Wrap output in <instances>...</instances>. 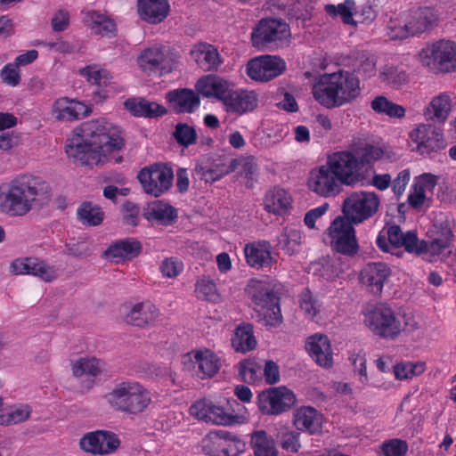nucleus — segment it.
<instances>
[{
    "label": "nucleus",
    "mask_w": 456,
    "mask_h": 456,
    "mask_svg": "<svg viewBox=\"0 0 456 456\" xmlns=\"http://www.w3.org/2000/svg\"><path fill=\"white\" fill-rule=\"evenodd\" d=\"M125 146L119 126L105 119L84 122L76 127L67 140L65 152L75 163L83 166L103 165L106 153L118 151Z\"/></svg>",
    "instance_id": "1"
},
{
    "label": "nucleus",
    "mask_w": 456,
    "mask_h": 456,
    "mask_svg": "<svg viewBox=\"0 0 456 456\" xmlns=\"http://www.w3.org/2000/svg\"><path fill=\"white\" fill-rule=\"evenodd\" d=\"M51 188L45 180L31 175H20L0 185V211L12 216L28 214L34 203L47 204Z\"/></svg>",
    "instance_id": "2"
},
{
    "label": "nucleus",
    "mask_w": 456,
    "mask_h": 456,
    "mask_svg": "<svg viewBox=\"0 0 456 456\" xmlns=\"http://www.w3.org/2000/svg\"><path fill=\"white\" fill-rule=\"evenodd\" d=\"M361 92V82L357 75L345 69L324 73L312 87L314 99L329 110L353 103L359 98Z\"/></svg>",
    "instance_id": "3"
},
{
    "label": "nucleus",
    "mask_w": 456,
    "mask_h": 456,
    "mask_svg": "<svg viewBox=\"0 0 456 456\" xmlns=\"http://www.w3.org/2000/svg\"><path fill=\"white\" fill-rule=\"evenodd\" d=\"M364 323L374 336L394 340L402 332L418 329V322L410 314L396 313L387 304H378L364 314Z\"/></svg>",
    "instance_id": "4"
},
{
    "label": "nucleus",
    "mask_w": 456,
    "mask_h": 456,
    "mask_svg": "<svg viewBox=\"0 0 456 456\" xmlns=\"http://www.w3.org/2000/svg\"><path fill=\"white\" fill-rule=\"evenodd\" d=\"M104 397L113 410L128 415L144 412L152 403L151 392L142 383L131 379L116 384Z\"/></svg>",
    "instance_id": "5"
},
{
    "label": "nucleus",
    "mask_w": 456,
    "mask_h": 456,
    "mask_svg": "<svg viewBox=\"0 0 456 456\" xmlns=\"http://www.w3.org/2000/svg\"><path fill=\"white\" fill-rule=\"evenodd\" d=\"M280 283L268 278L252 280L248 284V294L256 305L259 319L272 327L279 326L283 319L280 305Z\"/></svg>",
    "instance_id": "6"
},
{
    "label": "nucleus",
    "mask_w": 456,
    "mask_h": 456,
    "mask_svg": "<svg viewBox=\"0 0 456 456\" xmlns=\"http://www.w3.org/2000/svg\"><path fill=\"white\" fill-rule=\"evenodd\" d=\"M291 37L289 25L281 19L264 18L253 28L252 45L260 51H273L281 47Z\"/></svg>",
    "instance_id": "7"
},
{
    "label": "nucleus",
    "mask_w": 456,
    "mask_h": 456,
    "mask_svg": "<svg viewBox=\"0 0 456 456\" xmlns=\"http://www.w3.org/2000/svg\"><path fill=\"white\" fill-rule=\"evenodd\" d=\"M423 65L436 72L448 73L456 70V43L441 39L419 53Z\"/></svg>",
    "instance_id": "8"
},
{
    "label": "nucleus",
    "mask_w": 456,
    "mask_h": 456,
    "mask_svg": "<svg viewBox=\"0 0 456 456\" xmlns=\"http://www.w3.org/2000/svg\"><path fill=\"white\" fill-rule=\"evenodd\" d=\"M379 205V198L375 192L354 191L344 200L343 217L355 224H361L373 216Z\"/></svg>",
    "instance_id": "9"
},
{
    "label": "nucleus",
    "mask_w": 456,
    "mask_h": 456,
    "mask_svg": "<svg viewBox=\"0 0 456 456\" xmlns=\"http://www.w3.org/2000/svg\"><path fill=\"white\" fill-rule=\"evenodd\" d=\"M137 179L147 194L158 198L172 187L174 172L167 164L159 162L142 168Z\"/></svg>",
    "instance_id": "10"
},
{
    "label": "nucleus",
    "mask_w": 456,
    "mask_h": 456,
    "mask_svg": "<svg viewBox=\"0 0 456 456\" xmlns=\"http://www.w3.org/2000/svg\"><path fill=\"white\" fill-rule=\"evenodd\" d=\"M332 249L345 256H354L359 250L354 223L338 216L329 228Z\"/></svg>",
    "instance_id": "11"
},
{
    "label": "nucleus",
    "mask_w": 456,
    "mask_h": 456,
    "mask_svg": "<svg viewBox=\"0 0 456 456\" xmlns=\"http://www.w3.org/2000/svg\"><path fill=\"white\" fill-rule=\"evenodd\" d=\"M418 236L416 232L408 231L403 232L401 227L397 224L389 225L387 232H380L376 239L378 248L383 252H390L392 248H404L408 253H414L418 256L425 250V244L422 243L423 248H417Z\"/></svg>",
    "instance_id": "12"
},
{
    "label": "nucleus",
    "mask_w": 456,
    "mask_h": 456,
    "mask_svg": "<svg viewBox=\"0 0 456 456\" xmlns=\"http://www.w3.org/2000/svg\"><path fill=\"white\" fill-rule=\"evenodd\" d=\"M326 164L346 186L354 185L362 180L358 158L351 149L329 155Z\"/></svg>",
    "instance_id": "13"
},
{
    "label": "nucleus",
    "mask_w": 456,
    "mask_h": 456,
    "mask_svg": "<svg viewBox=\"0 0 456 456\" xmlns=\"http://www.w3.org/2000/svg\"><path fill=\"white\" fill-rule=\"evenodd\" d=\"M287 70V63L278 55H260L248 61L246 66L247 75L255 81L268 82Z\"/></svg>",
    "instance_id": "14"
},
{
    "label": "nucleus",
    "mask_w": 456,
    "mask_h": 456,
    "mask_svg": "<svg viewBox=\"0 0 456 456\" xmlns=\"http://www.w3.org/2000/svg\"><path fill=\"white\" fill-rule=\"evenodd\" d=\"M296 403L294 393L286 387H272L257 395L260 411L267 415H279L288 411Z\"/></svg>",
    "instance_id": "15"
},
{
    "label": "nucleus",
    "mask_w": 456,
    "mask_h": 456,
    "mask_svg": "<svg viewBox=\"0 0 456 456\" xmlns=\"http://www.w3.org/2000/svg\"><path fill=\"white\" fill-rule=\"evenodd\" d=\"M343 185H345L343 182L326 163L310 172L309 189L319 196L336 197L343 191Z\"/></svg>",
    "instance_id": "16"
},
{
    "label": "nucleus",
    "mask_w": 456,
    "mask_h": 456,
    "mask_svg": "<svg viewBox=\"0 0 456 456\" xmlns=\"http://www.w3.org/2000/svg\"><path fill=\"white\" fill-rule=\"evenodd\" d=\"M137 63L140 69L148 73L163 76L172 71L175 61L168 55L165 46H152L144 49L138 56Z\"/></svg>",
    "instance_id": "17"
},
{
    "label": "nucleus",
    "mask_w": 456,
    "mask_h": 456,
    "mask_svg": "<svg viewBox=\"0 0 456 456\" xmlns=\"http://www.w3.org/2000/svg\"><path fill=\"white\" fill-rule=\"evenodd\" d=\"M192 416L206 423L219 426H232L237 423L238 416L225 408L215 404L211 400L200 399L195 402L190 408Z\"/></svg>",
    "instance_id": "18"
},
{
    "label": "nucleus",
    "mask_w": 456,
    "mask_h": 456,
    "mask_svg": "<svg viewBox=\"0 0 456 456\" xmlns=\"http://www.w3.org/2000/svg\"><path fill=\"white\" fill-rule=\"evenodd\" d=\"M228 113L238 116L252 112L258 104V97L255 91L248 89H234L230 83L227 93L221 102Z\"/></svg>",
    "instance_id": "19"
},
{
    "label": "nucleus",
    "mask_w": 456,
    "mask_h": 456,
    "mask_svg": "<svg viewBox=\"0 0 456 456\" xmlns=\"http://www.w3.org/2000/svg\"><path fill=\"white\" fill-rule=\"evenodd\" d=\"M10 272L14 275H33L45 282H51L58 277L57 269L37 257H21L13 260Z\"/></svg>",
    "instance_id": "20"
},
{
    "label": "nucleus",
    "mask_w": 456,
    "mask_h": 456,
    "mask_svg": "<svg viewBox=\"0 0 456 456\" xmlns=\"http://www.w3.org/2000/svg\"><path fill=\"white\" fill-rule=\"evenodd\" d=\"M420 154H429L444 148L443 130L431 124H420L411 133Z\"/></svg>",
    "instance_id": "21"
},
{
    "label": "nucleus",
    "mask_w": 456,
    "mask_h": 456,
    "mask_svg": "<svg viewBox=\"0 0 456 456\" xmlns=\"http://www.w3.org/2000/svg\"><path fill=\"white\" fill-rule=\"evenodd\" d=\"M117 435L109 431L98 430L86 434L79 442L82 450L92 454H108L119 446Z\"/></svg>",
    "instance_id": "22"
},
{
    "label": "nucleus",
    "mask_w": 456,
    "mask_h": 456,
    "mask_svg": "<svg viewBox=\"0 0 456 456\" xmlns=\"http://www.w3.org/2000/svg\"><path fill=\"white\" fill-rule=\"evenodd\" d=\"M166 101L175 113L191 114L200 107V95L192 89L177 88L166 94Z\"/></svg>",
    "instance_id": "23"
},
{
    "label": "nucleus",
    "mask_w": 456,
    "mask_h": 456,
    "mask_svg": "<svg viewBox=\"0 0 456 456\" xmlns=\"http://www.w3.org/2000/svg\"><path fill=\"white\" fill-rule=\"evenodd\" d=\"M161 315L159 309L150 300L133 305L126 313L124 320L133 326L146 328L153 326Z\"/></svg>",
    "instance_id": "24"
},
{
    "label": "nucleus",
    "mask_w": 456,
    "mask_h": 456,
    "mask_svg": "<svg viewBox=\"0 0 456 456\" xmlns=\"http://www.w3.org/2000/svg\"><path fill=\"white\" fill-rule=\"evenodd\" d=\"M391 275L389 266L383 262L369 263L361 271L360 280L373 294H380L385 282Z\"/></svg>",
    "instance_id": "25"
},
{
    "label": "nucleus",
    "mask_w": 456,
    "mask_h": 456,
    "mask_svg": "<svg viewBox=\"0 0 456 456\" xmlns=\"http://www.w3.org/2000/svg\"><path fill=\"white\" fill-rule=\"evenodd\" d=\"M142 250V245L140 240L134 237H126L113 241L104 251V256L120 263L134 259Z\"/></svg>",
    "instance_id": "26"
},
{
    "label": "nucleus",
    "mask_w": 456,
    "mask_h": 456,
    "mask_svg": "<svg viewBox=\"0 0 456 456\" xmlns=\"http://www.w3.org/2000/svg\"><path fill=\"white\" fill-rule=\"evenodd\" d=\"M52 111L58 121H75L89 115L91 109L79 101L61 97L53 102Z\"/></svg>",
    "instance_id": "27"
},
{
    "label": "nucleus",
    "mask_w": 456,
    "mask_h": 456,
    "mask_svg": "<svg viewBox=\"0 0 456 456\" xmlns=\"http://www.w3.org/2000/svg\"><path fill=\"white\" fill-rule=\"evenodd\" d=\"M405 18L411 34L416 36L432 29L438 21V13L432 7L420 6L409 10Z\"/></svg>",
    "instance_id": "28"
},
{
    "label": "nucleus",
    "mask_w": 456,
    "mask_h": 456,
    "mask_svg": "<svg viewBox=\"0 0 456 456\" xmlns=\"http://www.w3.org/2000/svg\"><path fill=\"white\" fill-rule=\"evenodd\" d=\"M137 12L142 20L157 25L170 13L168 0H137Z\"/></svg>",
    "instance_id": "29"
},
{
    "label": "nucleus",
    "mask_w": 456,
    "mask_h": 456,
    "mask_svg": "<svg viewBox=\"0 0 456 456\" xmlns=\"http://www.w3.org/2000/svg\"><path fill=\"white\" fill-rule=\"evenodd\" d=\"M143 217L152 224L170 226L178 218L177 210L168 203L155 200L149 203L142 211Z\"/></svg>",
    "instance_id": "30"
},
{
    "label": "nucleus",
    "mask_w": 456,
    "mask_h": 456,
    "mask_svg": "<svg viewBox=\"0 0 456 456\" xmlns=\"http://www.w3.org/2000/svg\"><path fill=\"white\" fill-rule=\"evenodd\" d=\"M305 348L315 362L325 368L333 364L331 345L329 338L322 334H314L307 338Z\"/></svg>",
    "instance_id": "31"
},
{
    "label": "nucleus",
    "mask_w": 456,
    "mask_h": 456,
    "mask_svg": "<svg viewBox=\"0 0 456 456\" xmlns=\"http://www.w3.org/2000/svg\"><path fill=\"white\" fill-rule=\"evenodd\" d=\"M190 54L196 63L207 71H216L223 63L218 49L206 42L195 44Z\"/></svg>",
    "instance_id": "32"
},
{
    "label": "nucleus",
    "mask_w": 456,
    "mask_h": 456,
    "mask_svg": "<svg viewBox=\"0 0 456 456\" xmlns=\"http://www.w3.org/2000/svg\"><path fill=\"white\" fill-rule=\"evenodd\" d=\"M125 109L136 118H156L167 113L165 106L142 97H131L125 101Z\"/></svg>",
    "instance_id": "33"
},
{
    "label": "nucleus",
    "mask_w": 456,
    "mask_h": 456,
    "mask_svg": "<svg viewBox=\"0 0 456 456\" xmlns=\"http://www.w3.org/2000/svg\"><path fill=\"white\" fill-rule=\"evenodd\" d=\"M323 416L311 406H303L296 411L294 425L298 430L314 435L322 430Z\"/></svg>",
    "instance_id": "34"
},
{
    "label": "nucleus",
    "mask_w": 456,
    "mask_h": 456,
    "mask_svg": "<svg viewBox=\"0 0 456 456\" xmlns=\"http://www.w3.org/2000/svg\"><path fill=\"white\" fill-rule=\"evenodd\" d=\"M244 254L248 265L256 269L268 267L273 261L271 245L265 240L247 244Z\"/></svg>",
    "instance_id": "35"
},
{
    "label": "nucleus",
    "mask_w": 456,
    "mask_h": 456,
    "mask_svg": "<svg viewBox=\"0 0 456 456\" xmlns=\"http://www.w3.org/2000/svg\"><path fill=\"white\" fill-rule=\"evenodd\" d=\"M231 82L215 75H208L200 77L196 85V92L207 98L214 97L222 102L224 94Z\"/></svg>",
    "instance_id": "36"
},
{
    "label": "nucleus",
    "mask_w": 456,
    "mask_h": 456,
    "mask_svg": "<svg viewBox=\"0 0 456 456\" xmlns=\"http://www.w3.org/2000/svg\"><path fill=\"white\" fill-rule=\"evenodd\" d=\"M292 198L289 192L283 188L275 186L265 196V209L268 213L277 216H283L291 208Z\"/></svg>",
    "instance_id": "37"
},
{
    "label": "nucleus",
    "mask_w": 456,
    "mask_h": 456,
    "mask_svg": "<svg viewBox=\"0 0 456 456\" xmlns=\"http://www.w3.org/2000/svg\"><path fill=\"white\" fill-rule=\"evenodd\" d=\"M232 346L239 353H248L254 350L257 345L254 334V327L251 323L242 322L239 324L232 337Z\"/></svg>",
    "instance_id": "38"
},
{
    "label": "nucleus",
    "mask_w": 456,
    "mask_h": 456,
    "mask_svg": "<svg viewBox=\"0 0 456 456\" xmlns=\"http://www.w3.org/2000/svg\"><path fill=\"white\" fill-rule=\"evenodd\" d=\"M452 110V100L448 94L441 93L435 96L424 110L427 120L444 123Z\"/></svg>",
    "instance_id": "39"
},
{
    "label": "nucleus",
    "mask_w": 456,
    "mask_h": 456,
    "mask_svg": "<svg viewBox=\"0 0 456 456\" xmlns=\"http://www.w3.org/2000/svg\"><path fill=\"white\" fill-rule=\"evenodd\" d=\"M193 358L198 364V376L201 379L214 377L221 368L220 358L208 349L196 351Z\"/></svg>",
    "instance_id": "40"
},
{
    "label": "nucleus",
    "mask_w": 456,
    "mask_h": 456,
    "mask_svg": "<svg viewBox=\"0 0 456 456\" xmlns=\"http://www.w3.org/2000/svg\"><path fill=\"white\" fill-rule=\"evenodd\" d=\"M84 22L96 35L107 36L116 31L114 20L97 11L87 12L84 17Z\"/></svg>",
    "instance_id": "41"
},
{
    "label": "nucleus",
    "mask_w": 456,
    "mask_h": 456,
    "mask_svg": "<svg viewBox=\"0 0 456 456\" xmlns=\"http://www.w3.org/2000/svg\"><path fill=\"white\" fill-rule=\"evenodd\" d=\"M250 444L254 456H278L273 438L265 430L255 431L251 436Z\"/></svg>",
    "instance_id": "42"
},
{
    "label": "nucleus",
    "mask_w": 456,
    "mask_h": 456,
    "mask_svg": "<svg viewBox=\"0 0 456 456\" xmlns=\"http://www.w3.org/2000/svg\"><path fill=\"white\" fill-rule=\"evenodd\" d=\"M220 438L224 441V444H218L220 449L210 452L212 456H238L245 452V442L235 435L221 431Z\"/></svg>",
    "instance_id": "43"
},
{
    "label": "nucleus",
    "mask_w": 456,
    "mask_h": 456,
    "mask_svg": "<svg viewBox=\"0 0 456 456\" xmlns=\"http://www.w3.org/2000/svg\"><path fill=\"white\" fill-rule=\"evenodd\" d=\"M370 107L377 114L387 115L389 118H402L405 116V109L389 101L386 96L379 95L370 102Z\"/></svg>",
    "instance_id": "44"
},
{
    "label": "nucleus",
    "mask_w": 456,
    "mask_h": 456,
    "mask_svg": "<svg viewBox=\"0 0 456 456\" xmlns=\"http://www.w3.org/2000/svg\"><path fill=\"white\" fill-rule=\"evenodd\" d=\"M452 237L453 234L449 228H443L440 234L430 242L419 240L418 239L417 248H423L422 243H424L425 250H423L421 254L429 252L432 255H439L443 250L449 248L452 240Z\"/></svg>",
    "instance_id": "45"
},
{
    "label": "nucleus",
    "mask_w": 456,
    "mask_h": 456,
    "mask_svg": "<svg viewBox=\"0 0 456 456\" xmlns=\"http://www.w3.org/2000/svg\"><path fill=\"white\" fill-rule=\"evenodd\" d=\"M77 213L79 220L87 225H99L104 218V212L102 208L89 201L83 202Z\"/></svg>",
    "instance_id": "46"
},
{
    "label": "nucleus",
    "mask_w": 456,
    "mask_h": 456,
    "mask_svg": "<svg viewBox=\"0 0 456 456\" xmlns=\"http://www.w3.org/2000/svg\"><path fill=\"white\" fill-rule=\"evenodd\" d=\"M299 305L306 318L314 319L320 313L322 303L317 295L305 288L299 295Z\"/></svg>",
    "instance_id": "47"
},
{
    "label": "nucleus",
    "mask_w": 456,
    "mask_h": 456,
    "mask_svg": "<svg viewBox=\"0 0 456 456\" xmlns=\"http://www.w3.org/2000/svg\"><path fill=\"white\" fill-rule=\"evenodd\" d=\"M72 372L77 378L88 376L94 379L101 373V362L94 357L80 358L73 363Z\"/></svg>",
    "instance_id": "48"
},
{
    "label": "nucleus",
    "mask_w": 456,
    "mask_h": 456,
    "mask_svg": "<svg viewBox=\"0 0 456 456\" xmlns=\"http://www.w3.org/2000/svg\"><path fill=\"white\" fill-rule=\"evenodd\" d=\"M351 150L358 158L360 169L364 165L370 164L371 162L380 159L384 154L381 148L370 143L352 147Z\"/></svg>",
    "instance_id": "49"
},
{
    "label": "nucleus",
    "mask_w": 456,
    "mask_h": 456,
    "mask_svg": "<svg viewBox=\"0 0 456 456\" xmlns=\"http://www.w3.org/2000/svg\"><path fill=\"white\" fill-rule=\"evenodd\" d=\"M354 5L355 4L354 0H345L338 5L328 4L325 5L324 10L326 13L331 17H337L339 15L343 23L354 25L355 22L353 18V10Z\"/></svg>",
    "instance_id": "50"
},
{
    "label": "nucleus",
    "mask_w": 456,
    "mask_h": 456,
    "mask_svg": "<svg viewBox=\"0 0 456 456\" xmlns=\"http://www.w3.org/2000/svg\"><path fill=\"white\" fill-rule=\"evenodd\" d=\"M241 379L248 384H255L262 379V366L254 360H243L238 367Z\"/></svg>",
    "instance_id": "51"
},
{
    "label": "nucleus",
    "mask_w": 456,
    "mask_h": 456,
    "mask_svg": "<svg viewBox=\"0 0 456 456\" xmlns=\"http://www.w3.org/2000/svg\"><path fill=\"white\" fill-rule=\"evenodd\" d=\"M31 407L28 404H20L12 407L7 412H2L0 425H14L27 420L31 414Z\"/></svg>",
    "instance_id": "52"
},
{
    "label": "nucleus",
    "mask_w": 456,
    "mask_h": 456,
    "mask_svg": "<svg viewBox=\"0 0 456 456\" xmlns=\"http://www.w3.org/2000/svg\"><path fill=\"white\" fill-rule=\"evenodd\" d=\"M81 76L86 80L100 87L107 86L112 77L110 72L104 69H98L96 66H86L79 70Z\"/></svg>",
    "instance_id": "53"
},
{
    "label": "nucleus",
    "mask_w": 456,
    "mask_h": 456,
    "mask_svg": "<svg viewBox=\"0 0 456 456\" xmlns=\"http://www.w3.org/2000/svg\"><path fill=\"white\" fill-rule=\"evenodd\" d=\"M409 445L405 440L392 438L384 441L379 446V453L383 456H406Z\"/></svg>",
    "instance_id": "54"
},
{
    "label": "nucleus",
    "mask_w": 456,
    "mask_h": 456,
    "mask_svg": "<svg viewBox=\"0 0 456 456\" xmlns=\"http://www.w3.org/2000/svg\"><path fill=\"white\" fill-rule=\"evenodd\" d=\"M173 135L178 144L183 147L192 145L197 141L196 130L186 123H178Z\"/></svg>",
    "instance_id": "55"
},
{
    "label": "nucleus",
    "mask_w": 456,
    "mask_h": 456,
    "mask_svg": "<svg viewBox=\"0 0 456 456\" xmlns=\"http://www.w3.org/2000/svg\"><path fill=\"white\" fill-rule=\"evenodd\" d=\"M237 167L241 168V174L248 180H253L257 172V165L252 156L232 160L229 169L225 173L234 171Z\"/></svg>",
    "instance_id": "56"
},
{
    "label": "nucleus",
    "mask_w": 456,
    "mask_h": 456,
    "mask_svg": "<svg viewBox=\"0 0 456 456\" xmlns=\"http://www.w3.org/2000/svg\"><path fill=\"white\" fill-rule=\"evenodd\" d=\"M362 78H370L376 74V60L374 56L362 53L356 60L355 69Z\"/></svg>",
    "instance_id": "57"
},
{
    "label": "nucleus",
    "mask_w": 456,
    "mask_h": 456,
    "mask_svg": "<svg viewBox=\"0 0 456 456\" xmlns=\"http://www.w3.org/2000/svg\"><path fill=\"white\" fill-rule=\"evenodd\" d=\"M195 292L199 298L204 300L215 301L217 297L216 283L206 277L197 281Z\"/></svg>",
    "instance_id": "58"
},
{
    "label": "nucleus",
    "mask_w": 456,
    "mask_h": 456,
    "mask_svg": "<svg viewBox=\"0 0 456 456\" xmlns=\"http://www.w3.org/2000/svg\"><path fill=\"white\" fill-rule=\"evenodd\" d=\"M382 81L395 87L400 86L408 81V76L403 69L396 67H388L381 72Z\"/></svg>",
    "instance_id": "59"
},
{
    "label": "nucleus",
    "mask_w": 456,
    "mask_h": 456,
    "mask_svg": "<svg viewBox=\"0 0 456 456\" xmlns=\"http://www.w3.org/2000/svg\"><path fill=\"white\" fill-rule=\"evenodd\" d=\"M0 77L4 84L17 86L20 83V67L14 61L5 64L0 72Z\"/></svg>",
    "instance_id": "60"
},
{
    "label": "nucleus",
    "mask_w": 456,
    "mask_h": 456,
    "mask_svg": "<svg viewBox=\"0 0 456 456\" xmlns=\"http://www.w3.org/2000/svg\"><path fill=\"white\" fill-rule=\"evenodd\" d=\"M300 434L294 430H286L281 434V445L283 450L296 453L299 451L301 444L299 442Z\"/></svg>",
    "instance_id": "61"
},
{
    "label": "nucleus",
    "mask_w": 456,
    "mask_h": 456,
    "mask_svg": "<svg viewBox=\"0 0 456 456\" xmlns=\"http://www.w3.org/2000/svg\"><path fill=\"white\" fill-rule=\"evenodd\" d=\"M410 179L411 171L408 168L401 170L394 180L391 179V188L397 200L404 193Z\"/></svg>",
    "instance_id": "62"
},
{
    "label": "nucleus",
    "mask_w": 456,
    "mask_h": 456,
    "mask_svg": "<svg viewBox=\"0 0 456 456\" xmlns=\"http://www.w3.org/2000/svg\"><path fill=\"white\" fill-rule=\"evenodd\" d=\"M183 270V264L176 257L166 258L161 265L160 271L164 277L175 278Z\"/></svg>",
    "instance_id": "63"
},
{
    "label": "nucleus",
    "mask_w": 456,
    "mask_h": 456,
    "mask_svg": "<svg viewBox=\"0 0 456 456\" xmlns=\"http://www.w3.org/2000/svg\"><path fill=\"white\" fill-rule=\"evenodd\" d=\"M425 200L426 192L422 187L413 182L407 198L408 204L413 208H419L424 204Z\"/></svg>",
    "instance_id": "64"
}]
</instances>
